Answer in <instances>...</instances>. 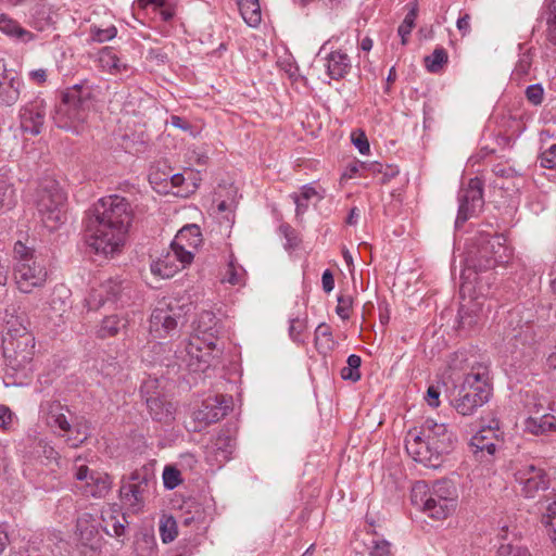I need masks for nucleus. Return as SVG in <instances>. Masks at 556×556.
I'll return each mask as SVG.
<instances>
[{
  "mask_svg": "<svg viewBox=\"0 0 556 556\" xmlns=\"http://www.w3.org/2000/svg\"><path fill=\"white\" fill-rule=\"evenodd\" d=\"M201 242L200 227L192 224L182 227L175 236L170 245L184 255L185 262L192 263L194 251L200 247Z\"/></svg>",
  "mask_w": 556,
  "mask_h": 556,
  "instance_id": "20",
  "label": "nucleus"
},
{
  "mask_svg": "<svg viewBox=\"0 0 556 556\" xmlns=\"http://www.w3.org/2000/svg\"><path fill=\"white\" fill-rule=\"evenodd\" d=\"M178 534L177 522L173 516H163L160 521V535L163 543L173 542Z\"/></svg>",
  "mask_w": 556,
  "mask_h": 556,
  "instance_id": "38",
  "label": "nucleus"
},
{
  "mask_svg": "<svg viewBox=\"0 0 556 556\" xmlns=\"http://www.w3.org/2000/svg\"><path fill=\"white\" fill-rule=\"evenodd\" d=\"M29 77L31 80L38 84H42L47 80V72L42 68L35 70L29 73Z\"/></svg>",
  "mask_w": 556,
  "mask_h": 556,
  "instance_id": "62",
  "label": "nucleus"
},
{
  "mask_svg": "<svg viewBox=\"0 0 556 556\" xmlns=\"http://www.w3.org/2000/svg\"><path fill=\"white\" fill-rule=\"evenodd\" d=\"M447 60L448 55L446 50L439 47L434 49L431 55H427L425 58V65L430 73H439L443 68L444 64L447 63Z\"/></svg>",
  "mask_w": 556,
  "mask_h": 556,
  "instance_id": "36",
  "label": "nucleus"
},
{
  "mask_svg": "<svg viewBox=\"0 0 556 556\" xmlns=\"http://www.w3.org/2000/svg\"><path fill=\"white\" fill-rule=\"evenodd\" d=\"M502 235L481 233L476 241V250L469 254L468 262L476 270L483 271L505 264L510 258V250Z\"/></svg>",
  "mask_w": 556,
  "mask_h": 556,
  "instance_id": "10",
  "label": "nucleus"
},
{
  "mask_svg": "<svg viewBox=\"0 0 556 556\" xmlns=\"http://www.w3.org/2000/svg\"><path fill=\"white\" fill-rule=\"evenodd\" d=\"M62 291H65V290L63 288L56 289L51 299L50 305H51V308L55 312H65L66 307L68 306V303L65 300H63L61 295L58 299L55 296L56 292L61 293Z\"/></svg>",
  "mask_w": 556,
  "mask_h": 556,
  "instance_id": "54",
  "label": "nucleus"
},
{
  "mask_svg": "<svg viewBox=\"0 0 556 556\" xmlns=\"http://www.w3.org/2000/svg\"><path fill=\"white\" fill-rule=\"evenodd\" d=\"M541 165L545 168L556 167V144L551 146L540 156Z\"/></svg>",
  "mask_w": 556,
  "mask_h": 556,
  "instance_id": "51",
  "label": "nucleus"
},
{
  "mask_svg": "<svg viewBox=\"0 0 556 556\" xmlns=\"http://www.w3.org/2000/svg\"><path fill=\"white\" fill-rule=\"evenodd\" d=\"M336 344L330 326L325 323L319 324L315 330V345L317 350L323 354H327L334 349Z\"/></svg>",
  "mask_w": 556,
  "mask_h": 556,
  "instance_id": "32",
  "label": "nucleus"
},
{
  "mask_svg": "<svg viewBox=\"0 0 556 556\" xmlns=\"http://www.w3.org/2000/svg\"><path fill=\"white\" fill-rule=\"evenodd\" d=\"M125 326L126 321L117 315L108 316L102 320V324L98 329V336L102 339L113 337Z\"/></svg>",
  "mask_w": 556,
  "mask_h": 556,
  "instance_id": "35",
  "label": "nucleus"
},
{
  "mask_svg": "<svg viewBox=\"0 0 556 556\" xmlns=\"http://www.w3.org/2000/svg\"><path fill=\"white\" fill-rule=\"evenodd\" d=\"M368 549L370 556H393L391 543L384 539L372 538Z\"/></svg>",
  "mask_w": 556,
  "mask_h": 556,
  "instance_id": "45",
  "label": "nucleus"
},
{
  "mask_svg": "<svg viewBox=\"0 0 556 556\" xmlns=\"http://www.w3.org/2000/svg\"><path fill=\"white\" fill-rule=\"evenodd\" d=\"M75 478L85 482L84 493L93 497H104L111 489V480L108 475L91 471L86 465L77 467Z\"/></svg>",
  "mask_w": 556,
  "mask_h": 556,
  "instance_id": "19",
  "label": "nucleus"
},
{
  "mask_svg": "<svg viewBox=\"0 0 556 556\" xmlns=\"http://www.w3.org/2000/svg\"><path fill=\"white\" fill-rule=\"evenodd\" d=\"M314 197H317V191L314 187L309 185L303 186L300 194H290V198L293 200L295 204L296 216H301L306 212L308 207V201Z\"/></svg>",
  "mask_w": 556,
  "mask_h": 556,
  "instance_id": "33",
  "label": "nucleus"
},
{
  "mask_svg": "<svg viewBox=\"0 0 556 556\" xmlns=\"http://www.w3.org/2000/svg\"><path fill=\"white\" fill-rule=\"evenodd\" d=\"M184 260V255L170 245L165 255L151 264V271L162 278H170L177 271L191 264V262H185Z\"/></svg>",
  "mask_w": 556,
  "mask_h": 556,
  "instance_id": "21",
  "label": "nucleus"
},
{
  "mask_svg": "<svg viewBox=\"0 0 556 556\" xmlns=\"http://www.w3.org/2000/svg\"><path fill=\"white\" fill-rule=\"evenodd\" d=\"M13 421V413L11 409L0 404V428L3 430H9L12 426Z\"/></svg>",
  "mask_w": 556,
  "mask_h": 556,
  "instance_id": "53",
  "label": "nucleus"
},
{
  "mask_svg": "<svg viewBox=\"0 0 556 556\" xmlns=\"http://www.w3.org/2000/svg\"><path fill=\"white\" fill-rule=\"evenodd\" d=\"M321 283H323V289L325 292L329 293L330 291L333 290L334 279H333L332 273L329 269H326L323 273Z\"/></svg>",
  "mask_w": 556,
  "mask_h": 556,
  "instance_id": "58",
  "label": "nucleus"
},
{
  "mask_svg": "<svg viewBox=\"0 0 556 556\" xmlns=\"http://www.w3.org/2000/svg\"><path fill=\"white\" fill-rule=\"evenodd\" d=\"M526 431L540 435L556 430V417L551 414H542L540 416H529L525 420Z\"/></svg>",
  "mask_w": 556,
  "mask_h": 556,
  "instance_id": "28",
  "label": "nucleus"
},
{
  "mask_svg": "<svg viewBox=\"0 0 556 556\" xmlns=\"http://www.w3.org/2000/svg\"><path fill=\"white\" fill-rule=\"evenodd\" d=\"M325 60L327 74L331 79L344 78L352 67L350 56L342 50L330 51Z\"/></svg>",
  "mask_w": 556,
  "mask_h": 556,
  "instance_id": "24",
  "label": "nucleus"
},
{
  "mask_svg": "<svg viewBox=\"0 0 556 556\" xmlns=\"http://www.w3.org/2000/svg\"><path fill=\"white\" fill-rule=\"evenodd\" d=\"M100 93L101 88L88 79L66 88L52 115L54 124L59 128L79 134L94 109Z\"/></svg>",
  "mask_w": 556,
  "mask_h": 556,
  "instance_id": "3",
  "label": "nucleus"
},
{
  "mask_svg": "<svg viewBox=\"0 0 556 556\" xmlns=\"http://www.w3.org/2000/svg\"><path fill=\"white\" fill-rule=\"evenodd\" d=\"M481 308L478 303H472L470 307L463 305L459 309V326L460 328H473L476 327L481 317L479 313Z\"/></svg>",
  "mask_w": 556,
  "mask_h": 556,
  "instance_id": "34",
  "label": "nucleus"
},
{
  "mask_svg": "<svg viewBox=\"0 0 556 556\" xmlns=\"http://www.w3.org/2000/svg\"><path fill=\"white\" fill-rule=\"evenodd\" d=\"M399 174V170L396 167L392 165H386V168L382 172V184L388 182L391 178L395 177Z\"/></svg>",
  "mask_w": 556,
  "mask_h": 556,
  "instance_id": "64",
  "label": "nucleus"
},
{
  "mask_svg": "<svg viewBox=\"0 0 556 556\" xmlns=\"http://www.w3.org/2000/svg\"><path fill=\"white\" fill-rule=\"evenodd\" d=\"M458 212L455 226L459 227L468 219L478 215L484 205L483 181L478 178H471L466 187L458 192Z\"/></svg>",
  "mask_w": 556,
  "mask_h": 556,
  "instance_id": "13",
  "label": "nucleus"
},
{
  "mask_svg": "<svg viewBox=\"0 0 556 556\" xmlns=\"http://www.w3.org/2000/svg\"><path fill=\"white\" fill-rule=\"evenodd\" d=\"M240 14L244 22L252 27L261 23L262 14L258 0H236Z\"/></svg>",
  "mask_w": 556,
  "mask_h": 556,
  "instance_id": "30",
  "label": "nucleus"
},
{
  "mask_svg": "<svg viewBox=\"0 0 556 556\" xmlns=\"http://www.w3.org/2000/svg\"><path fill=\"white\" fill-rule=\"evenodd\" d=\"M22 86L21 78L16 74L9 73L0 85V101L8 106L15 104L20 99Z\"/></svg>",
  "mask_w": 556,
  "mask_h": 556,
  "instance_id": "27",
  "label": "nucleus"
},
{
  "mask_svg": "<svg viewBox=\"0 0 556 556\" xmlns=\"http://www.w3.org/2000/svg\"><path fill=\"white\" fill-rule=\"evenodd\" d=\"M160 382L155 378H148L141 384L140 392L142 396L147 400L148 397H157L162 396L159 391Z\"/></svg>",
  "mask_w": 556,
  "mask_h": 556,
  "instance_id": "47",
  "label": "nucleus"
},
{
  "mask_svg": "<svg viewBox=\"0 0 556 556\" xmlns=\"http://www.w3.org/2000/svg\"><path fill=\"white\" fill-rule=\"evenodd\" d=\"M169 123L172 126L182 129V130L191 129L190 123L187 119H185L180 116H177V115H172Z\"/></svg>",
  "mask_w": 556,
  "mask_h": 556,
  "instance_id": "60",
  "label": "nucleus"
},
{
  "mask_svg": "<svg viewBox=\"0 0 556 556\" xmlns=\"http://www.w3.org/2000/svg\"><path fill=\"white\" fill-rule=\"evenodd\" d=\"M227 414V406L223 405V401L215 396L214 399H207L202 403V406L194 412V420L210 425L217 422Z\"/></svg>",
  "mask_w": 556,
  "mask_h": 556,
  "instance_id": "23",
  "label": "nucleus"
},
{
  "mask_svg": "<svg viewBox=\"0 0 556 556\" xmlns=\"http://www.w3.org/2000/svg\"><path fill=\"white\" fill-rule=\"evenodd\" d=\"M456 26L463 36L467 35L470 31V15L466 13L458 17Z\"/></svg>",
  "mask_w": 556,
  "mask_h": 556,
  "instance_id": "59",
  "label": "nucleus"
},
{
  "mask_svg": "<svg viewBox=\"0 0 556 556\" xmlns=\"http://www.w3.org/2000/svg\"><path fill=\"white\" fill-rule=\"evenodd\" d=\"M418 7L417 3H412L410 10L405 15L404 21L399 26L397 33L401 36L402 45L407 43V38L412 33L413 27L415 26V20L417 17Z\"/></svg>",
  "mask_w": 556,
  "mask_h": 556,
  "instance_id": "39",
  "label": "nucleus"
},
{
  "mask_svg": "<svg viewBox=\"0 0 556 556\" xmlns=\"http://www.w3.org/2000/svg\"><path fill=\"white\" fill-rule=\"evenodd\" d=\"M99 67L110 74H119L128 70V65L116 55L112 48L105 47L98 54Z\"/></svg>",
  "mask_w": 556,
  "mask_h": 556,
  "instance_id": "29",
  "label": "nucleus"
},
{
  "mask_svg": "<svg viewBox=\"0 0 556 556\" xmlns=\"http://www.w3.org/2000/svg\"><path fill=\"white\" fill-rule=\"evenodd\" d=\"M544 90L540 84L528 86L526 90L527 100L533 105H540L543 101Z\"/></svg>",
  "mask_w": 556,
  "mask_h": 556,
  "instance_id": "49",
  "label": "nucleus"
},
{
  "mask_svg": "<svg viewBox=\"0 0 556 556\" xmlns=\"http://www.w3.org/2000/svg\"><path fill=\"white\" fill-rule=\"evenodd\" d=\"M491 393L488 367L479 365L472 367L465 376L457 394L452 400V405L458 414L471 416L479 407L489 402Z\"/></svg>",
  "mask_w": 556,
  "mask_h": 556,
  "instance_id": "7",
  "label": "nucleus"
},
{
  "mask_svg": "<svg viewBox=\"0 0 556 556\" xmlns=\"http://www.w3.org/2000/svg\"><path fill=\"white\" fill-rule=\"evenodd\" d=\"M101 526L110 536H122L125 534L128 521L117 505H108L101 511Z\"/></svg>",
  "mask_w": 556,
  "mask_h": 556,
  "instance_id": "22",
  "label": "nucleus"
},
{
  "mask_svg": "<svg viewBox=\"0 0 556 556\" xmlns=\"http://www.w3.org/2000/svg\"><path fill=\"white\" fill-rule=\"evenodd\" d=\"M514 478L520 486L521 494L527 498L535 497L540 491H546L551 485L546 470L534 463L516 462Z\"/></svg>",
  "mask_w": 556,
  "mask_h": 556,
  "instance_id": "11",
  "label": "nucleus"
},
{
  "mask_svg": "<svg viewBox=\"0 0 556 556\" xmlns=\"http://www.w3.org/2000/svg\"><path fill=\"white\" fill-rule=\"evenodd\" d=\"M500 443L498 427H482L469 442L471 453L481 460H490Z\"/></svg>",
  "mask_w": 556,
  "mask_h": 556,
  "instance_id": "18",
  "label": "nucleus"
},
{
  "mask_svg": "<svg viewBox=\"0 0 556 556\" xmlns=\"http://www.w3.org/2000/svg\"><path fill=\"white\" fill-rule=\"evenodd\" d=\"M346 366L343 367L340 371L341 378L343 380H351L353 382H356L361 379V371L359 367L362 364V359L356 354H351L348 357Z\"/></svg>",
  "mask_w": 556,
  "mask_h": 556,
  "instance_id": "37",
  "label": "nucleus"
},
{
  "mask_svg": "<svg viewBox=\"0 0 556 556\" xmlns=\"http://www.w3.org/2000/svg\"><path fill=\"white\" fill-rule=\"evenodd\" d=\"M42 454L49 460H58L60 457L59 452L47 443L42 446Z\"/></svg>",
  "mask_w": 556,
  "mask_h": 556,
  "instance_id": "61",
  "label": "nucleus"
},
{
  "mask_svg": "<svg viewBox=\"0 0 556 556\" xmlns=\"http://www.w3.org/2000/svg\"><path fill=\"white\" fill-rule=\"evenodd\" d=\"M34 201L47 228L54 230L64 223L66 195L56 180L51 178L41 180L36 189Z\"/></svg>",
  "mask_w": 556,
  "mask_h": 556,
  "instance_id": "9",
  "label": "nucleus"
},
{
  "mask_svg": "<svg viewBox=\"0 0 556 556\" xmlns=\"http://www.w3.org/2000/svg\"><path fill=\"white\" fill-rule=\"evenodd\" d=\"M532 65V53L527 51L522 53L515 66L514 73L520 77L528 75Z\"/></svg>",
  "mask_w": 556,
  "mask_h": 556,
  "instance_id": "48",
  "label": "nucleus"
},
{
  "mask_svg": "<svg viewBox=\"0 0 556 556\" xmlns=\"http://www.w3.org/2000/svg\"><path fill=\"white\" fill-rule=\"evenodd\" d=\"M46 102L35 99L20 110V125L23 132L37 136L41 132L46 119Z\"/></svg>",
  "mask_w": 556,
  "mask_h": 556,
  "instance_id": "17",
  "label": "nucleus"
},
{
  "mask_svg": "<svg viewBox=\"0 0 556 556\" xmlns=\"http://www.w3.org/2000/svg\"><path fill=\"white\" fill-rule=\"evenodd\" d=\"M195 324V330L198 333H201L203 336H207V352L199 355L194 354V349L197 351H201L199 346H195L194 343L190 344V351L189 354L191 356H195L200 363H203L206 367L211 365L212 359V352L215 349L216 344L213 341L218 332H219V320L216 317V315L211 311H203L199 314Z\"/></svg>",
  "mask_w": 556,
  "mask_h": 556,
  "instance_id": "16",
  "label": "nucleus"
},
{
  "mask_svg": "<svg viewBox=\"0 0 556 556\" xmlns=\"http://www.w3.org/2000/svg\"><path fill=\"white\" fill-rule=\"evenodd\" d=\"M151 478L146 471L135 470L127 481H123L119 497L132 511L138 513L144 506V495L149 490Z\"/></svg>",
  "mask_w": 556,
  "mask_h": 556,
  "instance_id": "14",
  "label": "nucleus"
},
{
  "mask_svg": "<svg viewBox=\"0 0 556 556\" xmlns=\"http://www.w3.org/2000/svg\"><path fill=\"white\" fill-rule=\"evenodd\" d=\"M410 501L428 517L443 520L456 510L458 493L455 484L447 479L437 480L431 485L417 481L412 488Z\"/></svg>",
  "mask_w": 556,
  "mask_h": 556,
  "instance_id": "4",
  "label": "nucleus"
},
{
  "mask_svg": "<svg viewBox=\"0 0 556 556\" xmlns=\"http://www.w3.org/2000/svg\"><path fill=\"white\" fill-rule=\"evenodd\" d=\"M0 30L11 37H16L24 42L30 41L34 35L4 13H0Z\"/></svg>",
  "mask_w": 556,
  "mask_h": 556,
  "instance_id": "31",
  "label": "nucleus"
},
{
  "mask_svg": "<svg viewBox=\"0 0 556 556\" xmlns=\"http://www.w3.org/2000/svg\"><path fill=\"white\" fill-rule=\"evenodd\" d=\"M541 18L545 20L547 31L556 29V0H545L542 7Z\"/></svg>",
  "mask_w": 556,
  "mask_h": 556,
  "instance_id": "43",
  "label": "nucleus"
},
{
  "mask_svg": "<svg viewBox=\"0 0 556 556\" xmlns=\"http://www.w3.org/2000/svg\"><path fill=\"white\" fill-rule=\"evenodd\" d=\"M547 400L539 395L538 393H527L526 400H525V407L528 409V413L531 414L530 416L534 415H542L546 410Z\"/></svg>",
  "mask_w": 556,
  "mask_h": 556,
  "instance_id": "40",
  "label": "nucleus"
},
{
  "mask_svg": "<svg viewBox=\"0 0 556 556\" xmlns=\"http://www.w3.org/2000/svg\"><path fill=\"white\" fill-rule=\"evenodd\" d=\"M303 328H304V325L300 319H293L291 321V325L289 327V334L293 341H295V342L301 341V333H302Z\"/></svg>",
  "mask_w": 556,
  "mask_h": 556,
  "instance_id": "55",
  "label": "nucleus"
},
{
  "mask_svg": "<svg viewBox=\"0 0 556 556\" xmlns=\"http://www.w3.org/2000/svg\"><path fill=\"white\" fill-rule=\"evenodd\" d=\"M15 205L13 187L4 179H0V214L10 211Z\"/></svg>",
  "mask_w": 556,
  "mask_h": 556,
  "instance_id": "41",
  "label": "nucleus"
},
{
  "mask_svg": "<svg viewBox=\"0 0 556 556\" xmlns=\"http://www.w3.org/2000/svg\"><path fill=\"white\" fill-rule=\"evenodd\" d=\"M163 483L165 489L174 490L181 483L180 471L172 466H166L163 471Z\"/></svg>",
  "mask_w": 556,
  "mask_h": 556,
  "instance_id": "46",
  "label": "nucleus"
},
{
  "mask_svg": "<svg viewBox=\"0 0 556 556\" xmlns=\"http://www.w3.org/2000/svg\"><path fill=\"white\" fill-rule=\"evenodd\" d=\"M440 391L437 387L430 386L427 390L426 401L431 407H438L440 405Z\"/></svg>",
  "mask_w": 556,
  "mask_h": 556,
  "instance_id": "56",
  "label": "nucleus"
},
{
  "mask_svg": "<svg viewBox=\"0 0 556 556\" xmlns=\"http://www.w3.org/2000/svg\"><path fill=\"white\" fill-rule=\"evenodd\" d=\"M243 277L244 269L242 268V266L237 264L236 261L231 257L228 262V266L224 275L223 281L236 286L242 283Z\"/></svg>",
  "mask_w": 556,
  "mask_h": 556,
  "instance_id": "42",
  "label": "nucleus"
},
{
  "mask_svg": "<svg viewBox=\"0 0 556 556\" xmlns=\"http://www.w3.org/2000/svg\"><path fill=\"white\" fill-rule=\"evenodd\" d=\"M546 367L548 371L556 375V345L553 348L552 352L546 358Z\"/></svg>",
  "mask_w": 556,
  "mask_h": 556,
  "instance_id": "63",
  "label": "nucleus"
},
{
  "mask_svg": "<svg viewBox=\"0 0 556 556\" xmlns=\"http://www.w3.org/2000/svg\"><path fill=\"white\" fill-rule=\"evenodd\" d=\"M76 535L83 545L94 548L99 542V531L96 519L90 514H83L77 518Z\"/></svg>",
  "mask_w": 556,
  "mask_h": 556,
  "instance_id": "25",
  "label": "nucleus"
},
{
  "mask_svg": "<svg viewBox=\"0 0 556 556\" xmlns=\"http://www.w3.org/2000/svg\"><path fill=\"white\" fill-rule=\"evenodd\" d=\"M117 34L115 26L111 25L105 28H101L97 25L90 27V38L92 41L105 42L113 39Z\"/></svg>",
  "mask_w": 556,
  "mask_h": 556,
  "instance_id": "44",
  "label": "nucleus"
},
{
  "mask_svg": "<svg viewBox=\"0 0 556 556\" xmlns=\"http://www.w3.org/2000/svg\"><path fill=\"white\" fill-rule=\"evenodd\" d=\"M182 317L181 307L175 303L162 300L157 302L150 317V333L155 339L173 334Z\"/></svg>",
  "mask_w": 556,
  "mask_h": 556,
  "instance_id": "12",
  "label": "nucleus"
},
{
  "mask_svg": "<svg viewBox=\"0 0 556 556\" xmlns=\"http://www.w3.org/2000/svg\"><path fill=\"white\" fill-rule=\"evenodd\" d=\"M128 286H123V281L118 279H108L102 282L98 288L91 290L88 299L86 300L89 309H98L104 304H118L124 305L129 299L126 290Z\"/></svg>",
  "mask_w": 556,
  "mask_h": 556,
  "instance_id": "15",
  "label": "nucleus"
},
{
  "mask_svg": "<svg viewBox=\"0 0 556 556\" xmlns=\"http://www.w3.org/2000/svg\"><path fill=\"white\" fill-rule=\"evenodd\" d=\"M147 407L152 418L159 422L170 424L175 417V407L170 402L164 400L163 396L148 397Z\"/></svg>",
  "mask_w": 556,
  "mask_h": 556,
  "instance_id": "26",
  "label": "nucleus"
},
{
  "mask_svg": "<svg viewBox=\"0 0 556 556\" xmlns=\"http://www.w3.org/2000/svg\"><path fill=\"white\" fill-rule=\"evenodd\" d=\"M351 306H352V298L351 296L343 295V294L338 296V305H337L336 312L342 319L350 318Z\"/></svg>",
  "mask_w": 556,
  "mask_h": 556,
  "instance_id": "50",
  "label": "nucleus"
},
{
  "mask_svg": "<svg viewBox=\"0 0 556 556\" xmlns=\"http://www.w3.org/2000/svg\"><path fill=\"white\" fill-rule=\"evenodd\" d=\"M556 517V501L549 503L546 507V513L542 516V523L545 527L552 525V520Z\"/></svg>",
  "mask_w": 556,
  "mask_h": 556,
  "instance_id": "57",
  "label": "nucleus"
},
{
  "mask_svg": "<svg viewBox=\"0 0 556 556\" xmlns=\"http://www.w3.org/2000/svg\"><path fill=\"white\" fill-rule=\"evenodd\" d=\"M456 438L443 422L427 418L422 425L410 429L405 437V450L417 463L439 468L455 447Z\"/></svg>",
  "mask_w": 556,
  "mask_h": 556,
  "instance_id": "2",
  "label": "nucleus"
},
{
  "mask_svg": "<svg viewBox=\"0 0 556 556\" xmlns=\"http://www.w3.org/2000/svg\"><path fill=\"white\" fill-rule=\"evenodd\" d=\"M3 356L5 364L13 371L25 370L35 354V338L24 326L23 320L13 313L5 311L3 316Z\"/></svg>",
  "mask_w": 556,
  "mask_h": 556,
  "instance_id": "6",
  "label": "nucleus"
},
{
  "mask_svg": "<svg viewBox=\"0 0 556 556\" xmlns=\"http://www.w3.org/2000/svg\"><path fill=\"white\" fill-rule=\"evenodd\" d=\"M132 218L127 199L117 194L100 199L86 220V243L98 254L113 256L124 247Z\"/></svg>",
  "mask_w": 556,
  "mask_h": 556,
  "instance_id": "1",
  "label": "nucleus"
},
{
  "mask_svg": "<svg viewBox=\"0 0 556 556\" xmlns=\"http://www.w3.org/2000/svg\"><path fill=\"white\" fill-rule=\"evenodd\" d=\"M39 415L51 431L65 439L71 447H78L91 434L89 421L75 416L60 401L48 400L40 404Z\"/></svg>",
  "mask_w": 556,
  "mask_h": 556,
  "instance_id": "5",
  "label": "nucleus"
},
{
  "mask_svg": "<svg viewBox=\"0 0 556 556\" xmlns=\"http://www.w3.org/2000/svg\"><path fill=\"white\" fill-rule=\"evenodd\" d=\"M14 279L21 292L30 293L45 286L48 271L43 261L35 255L34 250L17 241L14 244Z\"/></svg>",
  "mask_w": 556,
  "mask_h": 556,
  "instance_id": "8",
  "label": "nucleus"
},
{
  "mask_svg": "<svg viewBox=\"0 0 556 556\" xmlns=\"http://www.w3.org/2000/svg\"><path fill=\"white\" fill-rule=\"evenodd\" d=\"M352 142L358 149L359 153L367 154L369 152V142L364 132H359L358 135L353 132Z\"/></svg>",
  "mask_w": 556,
  "mask_h": 556,
  "instance_id": "52",
  "label": "nucleus"
}]
</instances>
